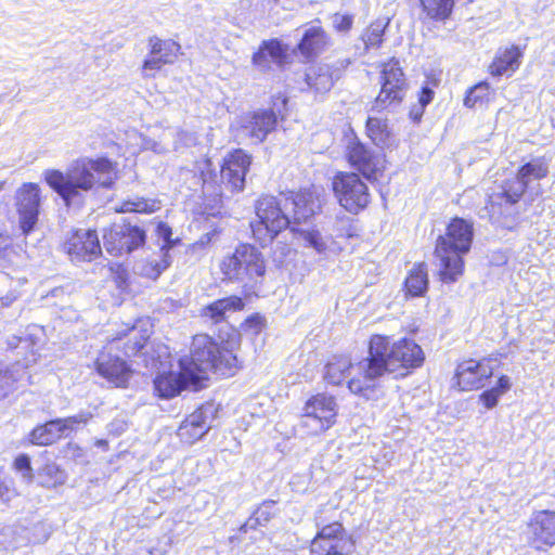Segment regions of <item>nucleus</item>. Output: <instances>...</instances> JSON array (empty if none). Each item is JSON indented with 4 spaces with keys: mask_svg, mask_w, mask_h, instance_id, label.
Here are the masks:
<instances>
[{
    "mask_svg": "<svg viewBox=\"0 0 555 555\" xmlns=\"http://www.w3.org/2000/svg\"><path fill=\"white\" fill-rule=\"evenodd\" d=\"M425 360L422 348L408 338L390 343L387 336L374 335L370 339L369 358L360 361L359 370L364 371V380L352 378L348 388L353 393L365 395L372 382L385 373L406 376L411 370L420 367Z\"/></svg>",
    "mask_w": 555,
    "mask_h": 555,
    "instance_id": "nucleus-1",
    "label": "nucleus"
},
{
    "mask_svg": "<svg viewBox=\"0 0 555 555\" xmlns=\"http://www.w3.org/2000/svg\"><path fill=\"white\" fill-rule=\"evenodd\" d=\"M117 177V165L105 157H83L73 162L66 172L55 169L44 172L46 182L67 205L83 192L112 188Z\"/></svg>",
    "mask_w": 555,
    "mask_h": 555,
    "instance_id": "nucleus-2",
    "label": "nucleus"
},
{
    "mask_svg": "<svg viewBox=\"0 0 555 555\" xmlns=\"http://www.w3.org/2000/svg\"><path fill=\"white\" fill-rule=\"evenodd\" d=\"M179 365L185 376L198 384L208 372L231 376L237 369V358L228 345H219L210 336L201 334L193 337L191 357H183Z\"/></svg>",
    "mask_w": 555,
    "mask_h": 555,
    "instance_id": "nucleus-3",
    "label": "nucleus"
},
{
    "mask_svg": "<svg viewBox=\"0 0 555 555\" xmlns=\"http://www.w3.org/2000/svg\"><path fill=\"white\" fill-rule=\"evenodd\" d=\"M473 225L464 219L454 218L444 235L437 240L435 257L442 282L453 283L464 272L463 256L470 249Z\"/></svg>",
    "mask_w": 555,
    "mask_h": 555,
    "instance_id": "nucleus-4",
    "label": "nucleus"
},
{
    "mask_svg": "<svg viewBox=\"0 0 555 555\" xmlns=\"http://www.w3.org/2000/svg\"><path fill=\"white\" fill-rule=\"evenodd\" d=\"M257 222H253L251 231L255 238L266 245L271 242L282 230L292 224L287 201L284 193L275 196H262L256 204Z\"/></svg>",
    "mask_w": 555,
    "mask_h": 555,
    "instance_id": "nucleus-5",
    "label": "nucleus"
},
{
    "mask_svg": "<svg viewBox=\"0 0 555 555\" xmlns=\"http://www.w3.org/2000/svg\"><path fill=\"white\" fill-rule=\"evenodd\" d=\"M219 268L224 279L246 286L258 283L266 273L261 253L249 244H241L233 253L224 256Z\"/></svg>",
    "mask_w": 555,
    "mask_h": 555,
    "instance_id": "nucleus-6",
    "label": "nucleus"
},
{
    "mask_svg": "<svg viewBox=\"0 0 555 555\" xmlns=\"http://www.w3.org/2000/svg\"><path fill=\"white\" fill-rule=\"evenodd\" d=\"M337 413L336 399L326 393H318L305 403L299 426L310 436L323 434L335 424Z\"/></svg>",
    "mask_w": 555,
    "mask_h": 555,
    "instance_id": "nucleus-7",
    "label": "nucleus"
},
{
    "mask_svg": "<svg viewBox=\"0 0 555 555\" xmlns=\"http://www.w3.org/2000/svg\"><path fill=\"white\" fill-rule=\"evenodd\" d=\"M380 83L382 88L372 109L382 112L399 105L406 93L408 85L397 60L391 59L382 65Z\"/></svg>",
    "mask_w": 555,
    "mask_h": 555,
    "instance_id": "nucleus-8",
    "label": "nucleus"
},
{
    "mask_svg": "<svg viewBox=\"0 0 555 555\" xmlns=\"http://www.w3.org/2000/svg\"><path fill=\"white\" fill-rule=\"evenodd\" d=\"M333 191L347 211L358 214L370 203L366 184L353 172H339L333 179Z\"/></svg>",
    "mask_w": 555,
    "mask_h": 555,
    "instance_id": "nucleus-9",
    "label": "nucleus"
},
{
    "mask_svg": "<svg viewBox=\"0 0 555 555\" xmlns=\"http://www.w3.org/2000/svg\"><path fill=\"white\" fill-rule=\"evenodd\" d=\"M354 541L339 522L323 526L311 541V555H349Z\"/></svg>",
    "mask_w": 555,
    "mask_h": 555,
    "instance_id": "nucleus-10",
    "label": "nucleus"
},
{
    "mask_svg": "<svg viewBox=\"0 0 555 555\" xmlns=\"http://www.w3.org/2000/svg\"><path fill=\"white\" fill-rule=\"evenodd\" d=\"M144 242L145 232L130 223H114L103 234L104 247L113 256L129 254Z\"/></svg>",
    "mask_w": 555,
    "mask_h": 555,
    "instance_id": "nucleus-11",
    "label": "nucleus"
},
{
    "mask_svg": "<svg viewBox=\"0 0 555 555\" xmlns=\"http://www.w3.org/2000/svg\"><path fill=\"white\" fill-rule=\"evenodd\" d=\"M40 189L36 183H24L15 194L18 224L23 234L30 233L38 221L40 211Z\"/></svg>",
    "mask_w": 555,
    "mask_h": 555,
    "instance_id": "nucleus-12",
    "label": "nucleus"
},
{
    "mask_svg": "<svg viewBox=\"0 0 555 555\" xmlns=\"http://www.w3.org/2000/svg\"><path fill=\"white\" fill-rule=\"evenodd\" d=\"M348 160L366 179H377L385 169V159L380 153L373 151L358 140H352L347 147Z\"/></svg>",
    "mask_w": 555,
    "mask_h": 555,
    "instance_id": "nucleus-13",
    "label": "nucleus"
},
{
    "mask_svg": "<svg viewBox=\"0 0 555 555\" xmlns=\"http://www.w3.org/2000/svg\"><path fill=\"white\" fill-rule=\"evenodd\" d=\"M292 223L307 221L321 208V192L317 188L284 194Z\"/></svg>",
    "mask_w": 555,
    "mask_h": 555,
    "instance_id": "nucleus-14",
    "label": "nucleus"
},
{
    "mask_svg": "<svg viewBox=\"0 0 555 555\" xmlns=\"http://www.w3.org/2000/svg\"><path fill=\"white\" fill-rule=\"evenodd\" d=\"M64 249L78 261H91L101 254L100 241L93 230L75 231L64 243Z\"/></svg>",
    "mask_w": 555,
    "mask_h": 555,
    "instance_id": "nucleus-15",
    "label": "nucleus"
},
{
    "mask_svg": "<svg viewBox=\"0 0 555 555\" xmlns=\"http://www.w3.org/2000/svg\"><path fill=\"white\" fill-rule=\"evenodd\" d=\"M251 158L242 150H235L224 158L221 167V181L231 191H242Z\"/></svg>",
    "mask_w": 555,
    "mask_h": 555,
    "instance_id": "nucleus-16",
    "label": "nucleus"
},
{
    "mask_svg": "<svg viewBox=\"0 0 555 555\" xmlns=\"http://www.w3.org/2000/svg\"><path fill=\"white\" fill-rule=\"evenodd\" d=\"M95 370L100 376L116 387H126L132 375L130 366L119 357L112 354L109 350L99 353Z\"/></svg>",
    "mask_w": 555,
    "mask_h": 555,
    "instance_id": "nucleus-17",
    "label": "nucleus"
},
{
    "mask_svg": "<svg viewBox=\"0 0 555 555\" xmlns=\"http://www.w3.org/2000/svg\"><path fill=\"white\" fill-rule=\"evenodd\" d=\"M492 373L493 369L489 365V361L469 359L457 365L455 379L461 390L469 391L482 387L485 380H487Z\"/></svg>",
    "mask_w": 555,
    "mask_h": 555,
    "instance_id": "nucleus-18",
    "label": "nucleus"
},
{
    "mask_svg": "<svg viewBox=\"0 0 555 555\" xmlns=\"http://www.w3.org/2000/svg\"><path fill=\"white\" fill-rule=\"evenodd\" d=\"M276 115L273 111L260 109L241 118V133L255 142H262L275 129Z\"/></svg>",
    "mask_w": 555,
    "mask_h": 555,
    "instance_id": "nucleus-19",
    "label": "nucleus"
},
{
    "mask_svg": "<svg viewBox=\"0 0 555 555\" xmlns=\"http://www.w3.org/2000/svg\"><path fill=\"white\" fill-rule=\"evenodd\" d=\"M189 386H198V383L185 376L184 371L179 365V372L162 371L154 379V389L158 397L164 399L173 398L180 391Z\"/></svg>",
    "mask_w": 555,
    "mask_h": 555,
    "instance_id": "nucleus-20",
    "label": "nucleus"
},
{
    "mask_svg": "<svg viewBox=\"0 0 555 555\" xmlns=\"http://www.w3.org/2000/svg\"><path fill=\"white\" fill-rule=\"evenodd\" d=\"M529 532L538 547L555 545V512H535L529 522Z\"/></svg>",
    "mask_w": 555,
    "mask_h": 555,
    "instance_id": "nucleus-21",
    "label": "nucleus"
},
{
    "mask_svg": "<svg viewBox=\"0 0 555 555\" xmlns=\"http://www.w3.org/2000/svg\"><path fill=\"white\" fill-rule=\"evenodd\" d=\"M210 429L208 417L203 409L190 414L179 426L178 436L181 441L192 444L203 438Z\"/></svg>",
    "mask_w": 555,
    "mask_h": 555,
    "instance_id": "nucleus-22",
    "label": "nucleus"
},
{
    "mask_svg": "<svg viewBox=\"0 0 555 555\" xmlns=\"http://www.w3.org/2000/svg\"><path fill=\"white\" fill-rule=\"evenodd\" d=\"M360 362L352 364L348 357H336L326 365L324 378L333 385H340L343 380L351 376L364 380V371L359 370Z\"/></svg>",
    "mask_w": 555,
    "mask_h": 555,
    "instance_id": "nucleus-23",
    "label": "nucleus"
},
{
    "mask_svg": "<svg viewBox=\"0 0 555 555\" xmlns=\"http://www.w3.org/2000/svg\"><path fill=\"white\" fill-rule=\"evenodd\" d=\"M337 79H339V70L333 69L327 64L312 65L306 72V82L317 93L330 91Z\"/></svg>",
    "mask_w": 555,
    "mask_h": 555,
    "instance_id": "nucleus-24",
    "label": "nucleus"
},
{
    "mask_svg": "<svg viewBox=\"0 0 555 555\" xmlns=\"http://www.w3.org/2000/svg\"><path fill=\"white\" fill-rule=\"evenodd\" d=\"M177 134H179L178 127L153 126L150 129L151 151L156 154H166L180 150V141L176 140Z\"/></svg>",
    "mask_w": 555,
    "mask_h": 555,
    "instance_id": "nucleus-25",
    "label": "nucleus"
},
{
    "mask_svg": "<svg viewBox=\"0 0 555 555\" xmlns=\"http://www.w3.org/2000/svg\"><path fill=\"white\" fill-rule=\"evenodd\" d=\"M285 57V51L278 40L264 41L260 49L254 54L253 63L260 70H267L271 64L281 65Z\"/></svg>",
    "mask_w": 555,
    "mask_h": 555,
    "instance_id": "nucleus-26",
    "label": "nucleus"
},
{
    "mask_svg": "<svg viewBox=\"0 0 555 555\" xmlns=\"http://www.w3.org/2000/svg\"><path fill=\"white\" fill-rule=\"evenodd\" d=\"M522 53L518 47H511L501 51L490 65V73L493 76L511 75L520 65Z\"/></svg>",
    "mask_w": 555,
    "mask_h": 555,
    "instance_id": "nucleus-27",
    "label": "nucleus"
},
{
    "mask_svg": "<svg viewBox=\"0 0 555 555\" xmlns=\"http://www.w3.org/2000/svg\"><path fill=\"white\" fill-rule=\"evenodd\" d=\"M328 44V38L321 26L308 28L298 44L302 55L310 57L321 53Z\"/></svg>",
    "mask_w": 555,
    "mask_h": 555,
    "instance_id": "nucleus-28",
    "label": "nucleus"
},
{
    "mask_svg": "<svg viewBox=\"0 0 555 555\" xmlns=\"http://www.w3.org/2000/svg\"><path fill=\"white\" fill-rule=\"evenodd\" d=\"M529 189H534V183L545 178L548 173V159L545 156L534 157L525 163L517 171Z\"/></svg>",
    "mask_w": 555,
    "mask_h": 555,
    "instance_id": "nucleus-29",
    "label": "nucleus"
},
{
    "mask_svg": "<svg viewBox=\"0 0 555 555\" xmlns=\"http://www.w3.org/2000/svg\"><path fill=\"white\" fill-rule=\"evenodd\" d=\"M529 188L526 182L520 179V176L516 173L515 177L507 179L501 186V192L496 195L489 196V201L493 206L498 199L504 201L507 204L517 203L520 197L525 194Z\"/></svg>",
    "mask_w": 555,
    "mask_h": 555,
    "instance_id": "nucleus-30",
    "label": "nucleus"
},
{
    "mask_svg": "<svg viewBox=\"0 0 555 555\" xmlns=\"http://www.w3.org/2000/svg\"><path fill=\"white\" fill-rule=\"evenodd\" d=\"M129 340L125 345V356L131 357L135 356L139 351H141L147 339L151 335L150 324L147 321L139 320L130 330H129Z\"/></svg>",
    "mask_w": 555,
    "mask_h": 555,
    "instance_id": "nucleus-31",
    "label": "nucleus"
},
{
    "mask_svg": "<svg viewBox=\"0 0 555 555\" xmlns=\"http://www.w3.org/2000/svg\"><path fill=\"white\" fill-rule=\"evenodd\" d=\"M63 434L60 422L53 420L35 427L30 433L29 440L33 444L49 446L59 440Z\"/></svg>",
    "mask_w": 555,
    "mask_h": 555,
    "instance_id": "nucleus-32",
    "label": "nucleus"
},
{
    "mask_svg": "<svg viewBox=\"0 0 555 555\" xmlns=\"http://www.w3.org/2000/svg\"><path fill=\"white\" fill-rule=\"evenodd\" d=\"M25 370L20 363L5 365L0 363V400L15 390V384L23 377Z\"/></svg>",
    "mask_w": 555,
    "mask_h": 555,
    "instance_id": "nucleus-33",
    "label": "nucleus"
},
{
    "mask_svg": "<svg viewBox=\"0 0 555 555\" xmlns=\"http://www.w3.org/2000/svg\"><path fill=\"white\" fill-rule=\"evenodd\" d=\"M244 302L237 296H231L214 301L204 309V314L210 318L214 322H219L224 318L228 311L242 310Z\"/></svg>",
    "mask_w": 555,
    "mask_h": 555,
    "instance_id": "nucleus-34",
    "label": "nucleus"
},
{
    "mask_svg": "<svg viewBox=\"0 0 555 555\" xmlns=\"http://www.w3.org/2000/svg\"><path fill=\"white\" fill-rule=\"evenodd\" d=\"M151 54L160 56L166 64H172L178 59L181 46L173 40H162L158 37H151L149 40Z\"/></svg>",
    "mask_w": 555,
    "mask_h": 555,
    "instance_id": "nucleus-35",
    "label": "nucleus"
},
{
    "mask_svg": "<svg viewBox=\"0 0 555 555\" xmlns=\"http://www.w3.org/2000/svg\"><path fill=\"white\" fill-rule=\"evenodd\" d=\"M40 331L37 326H30L26 330L24 335H13L8 338V346L11 349H29L31 348L30 357H25L24 364L22 365L24 369L28 366L31 362L36 361L34 347L37 345L36 336Z\"/></svg>",
    "mask_w": 555,
    "mask_h": 555,
    "instance_id": "nucleus-36",
    "label": "nucleus"
},
{
    "mask_svg": "<svg viewBox=\"0 0 555 555\" xmlns=\"http://www.w3.org/2000/svg\"><path fill=\"white\" fill-rule=\"evenodd\" d=\"M405 287L410 295L422 296L428 287V274L425 263H417L405 279Z\"/></svg>",
    "mask_w": 555,
    "mask_h": 555,
    "instance_id": "nucleus-37",
    "label": "nucleus"
},
{
    "mask_svg": "<svg viewBox=\"0 0 555 555\" xmlns=\"http://www.w3.org/2000/svg\"><path fill=\"white\" fill-rule=\"evenodd\" d=\"M366 131L377 146L384 147L389 143L390 130L386 119L370 117L366 121Z\"/></svg>",
    "mask_w": 555,
    "mask_h": 555,
    "instance_id": "nucleus-38",
    "label": "nucleus"
},
{
    "mask_svg": "<svg viewBox=\"0 0 555 555\" xmlns=\"http://www.w3.org/2000/svg\"><path fill=\"white\" fill-rule=\"evenodd\" d=\"M38 477L40 478L41 485L47 488L61 486L65 483L67 478L65 472L54 462H48L39 468Z\"/></svg>",
    "mask_w": 555,
    "mask_h": 555,
    "instance_id": "nucleus-39",
    "label": "nucleus"
},
{
    "mask_svg": "<svg viewBox=\"0 0 555 555\" xmlns=\"http://www.w3.org/2000/svg\"><path fill=\"white\" fill-rule=\"evenodd\" d=\"M160 209V202L154 198L137 197L121 203L119 212L152 214Z\"/></svg>",
    "mask_w": 555,
    "mask_h": 555,
    "instance_id": "nucleus-40",
    "label": "nucleus"
},
{
    "mask_svg": "<svg viewBox=\"0 0 555 555\" xmlns=\"http://www.w3.org/2000/svg\"><path fill=\"white\" fill-rule=\"evenodd\" d=\"M292 231L297 235V238L302 242L306 247H311L319 254H322L326 250V240L318 230L292 228Z\"/></svg>",
    "mask_w": 555,
    "mask_h": 555,
    "instance_id": "nucleus-41",
    "label": "nucleus"
},
{
    "mask_svg": "<svg viewBox=\"0 0 555 555\" xmlns=\"http://www.w3.org/2000/svg\"><path fill=\"white\" fill-rule=\"evenodd\" d=\"M423 12L434 20L447 18L453 9L454 0H420Z\"/></svg>",
    "mask_w": 555,
    "mask_h": 555,
    "instance_id": "nucleus-42",
    "label": "nucleus"
},
{
    "mask_svg": "<svg viewBox=\"0 0 555 555\" xmlns=\"http://www.w3.org/2000/svg\"><path fill=\"white\" fill-rule=\"evenodd\" d=\"M511 387L512 383L509 377L503 375L499 378L496 386L480 395V400L487 409H492L498 404L499 399L511 389Z\"/></svg>",
    "mask_w": 555,
    "mask_h": 555,
    "instance_id": "nucleus-43",
    "label": "nucleus"
},
{
    "mask_svg": "<svg viewBox=\"0 0 555 555\" xmlns=\"http://www.w3.org/2000/svg\"><path fill=\"white\" fill-rule=\"evenodd\" d=\"M274 502H264L261 504L254 513L253 517H250L242 527L241 530L247 532L249 528H255L257 525L264 526L270 521L274 512Z\"/></svg>",
    "mask_w": 555,
    "mask_h": 555,
    "instance_id": "nucleus-44",
    "label": "nucleus"
},
{
    "mask_svg": "<svg viewBox=\"0 0 555 555\" xmlns=\"http://www.w3.org/2000/svg\"><path fill=\"white\" fill-rule=\"evenodd\" d=\"M388 23L383 21L373 22L362 35L365 49L377 48L383 42V36Z\"/></svg>",
    "mask_w": 555,
    "mask_h": 555,
    "instance_id": "nucleus-45",
    "label": "nucleus"
},
{
    "mask_svg": "<svg viewBox=\"0 0 555 555\" xmlns=\"http://www.w3.org/2000/svg\"><path fill=\"white\" fill-rule=\"evenodd\" d=\"M490 94V85L486 81L479 82L472 87L464 99V105L466 107H474L478 103L488 101Z\"/></svg>",
    "mask_w": 555,
    "mask_h": 555,
    "instance_id": "nucleus-46",
    "label": "nucleus"
},
{
    "mask_svg": "<svg viewBox=\"0 0 555 555\" xmlns=\"http://www.w3.org/2000/svg\"><path fill=\"white\" fill-rule=\"evenodd\" d=\"M170 264L168 253H162L158 258H154L146 262L142 268V274L150 279H157L160 273Z\"/></svg>",
    "mask_w": 555,
    "mask_h": 555,
    "instance_id": "nucleus-47",
    "label": "nucleus"
},
{
    "mask_svg": "<svg viewBox=\"0 0 555 555\" xmlns=\"http://www.w3.org/2000/svg\"><path fill=\"white\" fill-rule=\"evenodd\" d=\"M126 144L129 153L135 154L140 151H151L150 135H143L137 130H130L126 132Z\"/></svg>",
    "mask_w": 555,
    "mask_h": 555,
    "instance_id": "nucleus-48",
    "label": "nucleus"
},
{
    "mask_svg": "<svg viewBox=\"0 0 555 555\" xmlns=\"http://www.w3.org/2000/svg\"><path fill=\"white\" fill-rule=\"evenodd\" d=\"M266 326V320L262 315L256 313L250 315L245 320L242 327L243 331L250 334L257 335L259 334Z\"/></svg>",
    "mask_w": 555,
    "mask_h": 555,
    "instance_id": "nucleus-49",
    "label": "nucleus"
},
{
    "mask_svg": "<svg viewBox=\"0 0 555 555\" xmlns=\"http://www.w3.org/2000/svg\"><path fill=\"white\" fill-rule=\"evenodd\" d=\"M14 468L21 473L22 477L31 481L34 478L33 468L30 465V459L26 454H20L14 461Z\"/></svg>",
    "mask_w": 555,
    "mask_h": 555,
    "instance_id": "nucleus-50",
    "label": "nucleus"
},
{
    "mask_svg": "<svg viewBox=\"0 0 555 555\" xmlns=\"http://www.w3.org/2000/svg\"><path fill=\"white\" fill-rule=\"evenodd\" d=\"M90 418H91L90 413L82 412L77 415L66 417V418H57V421L60 422L63 433H65L66 430L74 429V427L76 425L86 424Z\"/></svg>",
    "mask_w": 555,
    "mask_h": 555,
    "instance_id": "nucleus-51",
    "label": "nucleus"
},
{
    "mask_svg": "<svg viewBox=\"0 0 555 555\" xmlns=\"http://www.w3.org/2000/svg\"><path fill=\"white\" fill-rule=\"evenodd\" d=\"M332 23L335 30L339 33H347L352 27L353 15L335 13L332 16Z\"/></svg>",
    "mask_w": 555,
    "mask_h": 555,
    "instance_id": "nucleus-52",
    "label": "nucleus"
},
{
    "mask_svg": "<svg viewBox=\"0 0 555 555\" xmlns=\"http://www.w3.org/2000/svg\"><path fill=\"white\" fill-rule=\"evenodd\" d=\"M166 63L160 60L158 55H152L147 57L142 65V74L144 77H149L151 70H159Z\"/></svg>",
    "mask_w": 555,
    "mask_h": 555,
    "instance_id": "nucleus-53",
    "label": "nucleus"
},
{
    "mask_svg": "<svg viewBox=\"0 0 555 555\" xmlns=\"http://www.w3.org/2000/svg\"><path fill=\"white\" fill-rule=\"evenodd\" d=\"M18 531H20L18 529H15L13 527H5V528H3V534L12 535V539H10L8 541H3V543L8 547L16 548V547H20V546H22L24 544L25 539L20 537Z\"/></svg>",
    "mask_w": 555,
    "mask_h": 555,
    "instance_id": "nucleus-54",
    "label": "nucleus"
},
{
    "mask_svg": "<svg viewBox=\"0 0 555 555\" xmlns=\"http://www.w3.org/2000/svg\"><path fill=\"white\" fill-rule=\"evenodd\" d=\"M128 428V422L125 417H117L113 420L108 426V433L114 436H120L122 433H125Z\"/></svg>",
    "mask_w": 555,
    "mask_h": 555,
    "instance_id": "nucleus-55",
    "label": "nucleus"
},
{
    "mask_svg": "<svg viewBox=\"0 0 555 555\" xmlns=\"http://www.w3.org/2000/svg\"><path fill=\"white\" fill-rule=\"evenodd\" d=\"M176 140L180 141V149L196 144L197 137L194 132L179 129Z\"/></svg>",
    "mask_w": 555,
    "mask_h": 555,
    "instance_id": "nucleus-56",
    "label": "nucleus"
},
{
    "mask_svg": "<svg viewBox=\"0 0 555 555\" xmlns=\"http://www.w3.org/2000/svg\"><path fill=\"white\" fill-rule=\"evenodd\" d=\"M434 99V91L429 87H423L418 96V103L422 107H425Z\"/></svg>",
    "mask_w": 555,
    "mask_h": 555,
    "instance_id": "nucleus-57",
    "label": "nucleus"
},
{
    "mask_svg": "<svg viewBox=\"0 0 555 555\" xmlns=\"http://www.w3.org/2000/svg\"><path fill=\"white\" fill-rule=\"evenodd\" d=\"M423 112H424V107H422L421 105L418 107H413L410 112V116L412 119L414 120H420L421 117L423 116Z\"/></svg>",
    "mask_w": 555,
    "mask_h": 555,
    "instance_id": "nucleus-58",
    "label": "nucleus"
},
{
    "mask_svg": "<svg viewBox=\"0 0 555 555\" xmlns=\"http://www.w3.org/2000/svg\"><path fill=\"white\" fill-rule=\"evenodd\" d=\"M15 299H16V297L13 295H7V296L0 298L1 305L4 307L10 306Z\"/></svg>",
    "mask_w": 555,
    "mask_h": 555,
    "instance_id": "nucleus-59",
    "label": "nucleus"
},
{
    "mask_svg": "<svg viewBox=\"0 0 555 555\" xmlns=\"http://www.w3.org/2000/svg\"><path fill=\"white\" fill-rule=\"evenodd\" d=\"M2 188V183H0V189Z\"/></svg>",
    "mask_w": 555,
    "mask_h": 555,
    "instance_id": "nucleus-60",
    "label": "nucleus"
}]
</instances>
